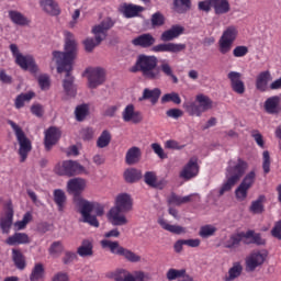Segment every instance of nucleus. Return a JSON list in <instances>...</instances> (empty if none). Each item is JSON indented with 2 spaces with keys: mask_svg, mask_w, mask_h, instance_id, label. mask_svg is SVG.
Listing matches in <instances>:
<instances>
[{
  "mask_svg": "<svg viewBox=\"0 0 281 281\" xmlns=\"http://www.w3.org/2000/svg\"><path fill=\"white\" fill-rule=\"evenodd\" d=\"M78 54V44L74 38L71 32H65V52L54 50L53 60L57 65V72H65L66 76L63 80V88L66 95L70 98H76V85L74 83L76 78L71 75L74 71V60Z\"/></svg>",
  "mask_w": 281,
  "mask_h": 281,
  "instance_id": "obj_1",
  "label": "nucleus"
},
{
  "mask_svg": "<svg viewBox=\"0 0 281 281\" xmlns=\"http://www.w3.org/2000/svg\"><path fill=\"white\" fill-rule=\"evenodd\" d=\"M131 74L142 72L146 80H161V74L169 78L173 85H179V78L175 75V68L168 59H157L155 55H139Z\"/></svg>",
  "mask_w": 281,
  "mask_h": 281,
  "instance_id": "obj_2",
  "label": "nucleus"
},
{
  "mask_svg": "<svg viewBox=\"0 0 281 281\" xmlns=\"http://www.w3.org/2000/svg\"><path fill=\"white\" fill-rule=\"evenodd\" d=\"M184 27L181 25H172L169 30L165 31L160 35L161 44H157L153 46L151 52L156 54L159 53H169V54H181L188 49V45L183 43H172L170 41H175V38H179L181 34L184 32Z\"/></svg>",
  "mask_w": 281,
  "mask_h": 281,
  "instance_id": "obj_3",
  "label": "nucleus"
},
{
  "mask_svg": "<svg viewBox=\"0 0 281 281\" xmlns=\"http://www.w3.org/2000/svg\"><path fill=\"white\" fill-rule=\"evenodd\" d=\"M133 210V198L128 193H120L115 198V205L109 211L108 218L116 227L128 225L127 212Z\"/></svg>",
  "mask_w": 281,
  "mask_h": 281,
  "instance_id": "obj_4",
  "label": "nucleus"
},
{
  "mask_svg": "<svg viewBox=\"0 0 281 281\" xmlns=\"http://www.w3.org/2000/svg\"><path fill=\"white\" fill-rule=\"evenodd\" d=\"M247 168L249 165L247 161L243 160L241 158L237 159V162L234 160L228 161V166L226 168V181L222 184L220 189V196H223L225 192H229L234 184L239 180L243 179L245 172H247Z\"/></svg>",
  "mask_w": 281,
  "mask_h": 281,
  "instance_id": "obj_5",
  "label": "nucleus"
},
{
  "mask_svg": "<svg viewBox=\"0 0 281 281\" xmlns=\"http://www.w3.org/2000/svg\"><path fill=\"white\" fill-rule=\"evenodd\" d=\"M76 203L82 216V223H88L91 227H100V222H98L97 216L104 215V206L100 203L89 202L82 198H78Z\"/></svg>",
  "mask_w": 281,
  "mask_h": 281,
  "instance_id": "obj_6",
  "label": "nucleus"
},
{
  "mask_svg": "<svg viewBox=\"0 0 281 281\" xmlns=\"http://www.w3.org/2000/svg\"><path fill=\"white\" fill-rule=\"evenodd\" d=\"M214 102L210 97L200 93L195 97V101H188L183 103V109L191 116L201 117L203 113L212 109Z\"/></svg>",
  "mask_w": 281,
  "mask_h": 281,
  "instance_id": "obj_7",
  "label": "nucleus"
},
{
  "mask_svg": "<svg viewBox=\"0 0 281 281\" xmlns=\"http://www.w3.org/2000/svg\"><path fill=\"white\" fill-rule=\"evenodd\" d=\"M8 124L11 126V128L15 133V137L20 145L18 153L20 155V161L21 164H23L26 161L30 153H32V142L30 140V138H27V136H25V133L23 132V130L20 126H18V124L14 123V121H8Z\"/></svg>",
  "mask_w": 281,
  "mask_h": 281,
  "instance_id": "obj_8",
  "label": "nucleus"
},
{
  "mask_svg": "<svg viewBox=\"0 0 281 281\" xmlns=\"http://www.w3.org/2000/svg\"><path fill=\"white\" fill-rule=\"evenodd\" d=\"M102 249H110L111 254H115L116 256H123L127 262H139L142 257L133 250H128L122 246H120V241H111L109 239L101 240Z\"/></svg>",
  "mask_w": 281,
  "mask_h": 281,
  "instance_id": "obj_9",
  "label": "nucleus"
},
{
  "mask_svg": "<svg viewBox=\"0 0 281 281\" xmlns=\"http://www.w3.org/2000/svg\"><path fill=\"white\" fill-rule=\"evenodd\" d=\"M236 38H238V29L234 25L227 26L217 43L220 54H223V56L229 54L234 43H236Z\"/></svg>",
  "mask_w": 281,
  "mask_h": 281,
  "instance_id": "obj_10",
  "label": "nucleus"
},
{
  "mask_svg": "<svg viewBox=\"0 0 281 281\" xmlns=\"http://www.w3.org/2000/svg\"><path fill=\"white\" fill-rule=\"evenodd\" d=\"M55 172L59 177H76L85 172V167L76 160H64L55 167Z\"/></svg>",
  "mask_w": 281,
  "mask_h": 281,
  "instance_id": "obj_11",
  "label": "nucleus"
},
{
  "mask_svg": "<svg viewBox=\"0 0 281 281\" xmlns=\"http://www.w3.org/2000/svg\"><path fill=\"white\" fill-rule=\"evenodd\" d=\"M9 47L13 58H15L16 65H19L21 69H24V71H27L29 69L33 74L36 72V63L34 61V57L21 54V52H19V46H16V44H11Z\"/></svg>",
  "mask_w": 281,
  "mask_h": 281,
  "instance_id": "obj_12",
  "label": "nucleus"
},
{
  "mask_svg": "<svg viewBox=\"0 0 281 281\" xmlns=\"http://www.w3.org/2000/svg\"><path fill=\"white\" fill-rule=\"evenodd\" d=\"M254 183H256V171H250L244 177L235 190L237 201H245L247 199L249 190H251Z\"/></svg>",
  "mask_w": 281,
  "mask_h": 281,
  "instance_id": "obj_13",
  "label": "nucleus"
},
{
  "mask_svg": "<svg viewBox=\"0 0 281 281\" xmlns=\"http://www.w3.org/2000/svg\"><path fill=\"white\" fill-rule=\"evenodd\" d=\"M85 74L88 76L89 89H98V87H100V85H104V80H106V72L100 67L88 68Z\"/></svg>",
  "mask_w": 281,
  "mask_h": 281,
  "instance_id": "obj_14",
  "label": "nucleus"
},
{
  "mask_svg": "<svg viewBox=\"0 0 281 281\" xmlns=\"http://www.w3.org/2000/svg\"><path fill=\"white\" fill-rule=\"evenodd\" d=\"M14 223V207L12 202H8L4 205V211L0 215V229L2 234H10L12 225Z\"/></svg>",
  "mask_w": 281,
  "mask_h": 281,
  "instance_id": "obj_15",
  "label": "nucleus"
},
{
  "mask_svg": "<svg viewBox=\"0 0 281 281\" xmlns=\"http://www.w3.org/2000/svg\"><path fill=\"white\" fill-rule=\"evenodd\" d=\"M63 137V132L56 126H50L44 132V148L47 153L60 142Z\"/></svg>",
  "mask_w": 281,
  "mask_h": 281,
  "instance_id": "obj_16",
  "label": "nucleus"
},
{
  "mask_svg": "<svg viewBox=\"0 0 281 281\" xmlns=\"http://www.w3.org/2000/svg\"><path fill=\"white\" fill-rule=\"evenodd\" d=\"M115 21L111 18L103 19L100 24L93 26L92 33L94 34L98 43H102L106 38V32L114 27Z\"/></svg>",
  "mask_w": 281,
  "mask_h": 281,
  "instance_id": "obj_17",
  "label": "nucleus"
},
{
  "mask_svg": "<svg viewBox=\"0 0 281 281\" xmlns=\"http://www.w3.org/2000/svg\"><path fill=\"white\" fill-rule=\"evenodd\" d=\"M268 256L269 252L267 250L255 251L250 254L249 257L246 258L247 271H254L255 269H258V267H262Z\"/></svg>",
  "mask_w": 281,
  "mask_h": 281,
  "instance_id": "obj_18",
  "label": "nucleus"
},
{
  "mask_svg": "<svg viewBox=\"0 0 281 281\" xmlns=\"http://www.w3.org/2000/svg\"><path fill=\"white\" fill-rule=\"evenodd\" d=\"M199 176V159L196 157L191 158L188 164L180 171V179L184 181H190L194 177Z\"/></svg>",
  "mask_w": 281,
  "mask_h": 281,
  "instance_id": "obj_19",
  "label": "nucleus"
},
{
  "mask_svg": "<svg viewBox=\"0 0 281 281\" xmlns=\"http://www.w3.org/2000/svg\"><path fill=\"white\" fill-rule=\"evenodd\" d=\"M123 122H132V124H140L144 121V115L140 111H135V105L130 103L122 112Z\"/></svg>",
  "mask_w": 281,
  "mask_h": 281,
  "instance_id": "obj_20",
  "label": "nucleus"
},
{
  "mask_svg": "<svg viewBox=\"0 0 281 281\" xmlns=\"http://www.w3.org/2000/svg\"><path fill=\"white\" fill-rule=\"evenodd\" d=\"M228 80H231V88L238 95L245 93V82L243 81V75L238 71H231L227 75Z\"/></svg>",
  "mask_w": 281,
  "mask_h": 281,
  "instance_id": "obj_21",
  "label": "nucleus"
},
{
  "mask_svg": "<svg viewBox=\"0 0 281 281\" xmlns=\"http://www.w3.org/2000/svg\"><path fill=\"white\" fill-rule=\"evenodd\" d=\"M87 188V181L82 178H72L67 182V192L75 196H79L85 192Z\"/></svg>",
  "mask_w": 281,
  "mask_h": 281,
  "instance_id": "obj_22",
  "label": "nucleus"
},
{
  "mask_svg": "<svg viewBox=\"0 0 281 281\" xmlns=\"http://www.w3.org/2000/svg\"><path fill=\"white\" fill-rule=\"evenodd\" d=\"M144 7L133 4V3H123L120 5L119 11L125 19H135V16H139L140 12H144Z\"/></svg>",
  "mask_w": 281,
  "mask_h": 281,
  "instance_id": "obj_23",
  "label": "nucleus"
},
{
  "mask_svg": "<svg viewBox=\"0 0 281 281\" xmlns=\"http://www.w3.org/2000/svg\"><path fill=\"white\" fill-rule=\"evenodd\" d=\"M281 97L280 95H272L269 97L265 103H263V109L268 115H279L281 108Z\"/></svg>",
  "mask_w": 281,
  "mask_h": 281,
  "instance_id": "obj_24",
  "label": "nucleus"
},
{
  "mask_svg": "<svg viewBox=\"0 0 281 281\" xmlns=\"http://www.w3.org/2000/svg\"><path fill=\"white\" fill-rule=\"evenodd\" d=\"M155 36L150 33H145L136 36L134 40H132V45L134 47H142L143 49H148V47H153L156 43Z\"/></svg>",
  "mask_w": 281,
  "mask_h": 281,
  "instance_id": "obj_25",
  "label": "nucleus"
},
{
  "mask_svg": "<svg viewBox=\"0 0 281 281\" xmlns=\"http://www.w3.org/2000/svg\"><path fill=\"white\" fill-rule=\"evenodd\" d=\"M244 245H257L260 247L267 245V239L262 238V234L249 229L245 233Z\"/></svg>",
  "mask_w": 281,
  "mask_h": 281,
  "instance_id": "obj_26",
  "label": "nucleus"
},
{
  "mask_svg": "<svg viewBox=\"0 0 281 281\" xmlns=\"http://www.w3.org/2000/svg\"><path fill=\"white\" fill-rule=\"evenodd\" d=\"M144 278H146V274L143 271H137L133 276L125 270H121L114 276L115 281H144Z\"/></svg>",
  "mask_w": 281,
  "mask_h": 281,
  "instance_id": "obj_27",
  "label": "nucleus"
},
{
  "mask_svg": "<svg viewBox=\"0 0 281 281\" xmlns=\"http://www.w3.org/2000/svg\"><path fill=\"white\" fill-rule=\"evenodd\" d=\"M5 244L10 247L15 245H30V236L25 233H15L5 239Z\"/></svg>",
  "mask_w": 281,
  "mask_h": 281,
  "instance_id": "obj_28",
  "label": "nucleus"
},
{
  "mask_svg": "<svg viewBox=\"0 0 281 281\" xmlns=\"http://www.w3.org/2000/svg\"><path fill=\"white\" fill-rule=\"evenodd\" d=\"M139 159H142V149L139 147L134 146L126 151L125 164H127V166L139 164Z\"/></svg>",
  "mask_w": 281,
  "mask_h": 281,
  "instance_id": "obj_29",
  "label": "nucleus"
},
{
  "mask_svg": "<svg viewBox=\"0 0 281 281\" xmlns=\"http://www.w3.org/2000/svg\"><path fill=\"white\" fill-rule=\"evenodd\" d=\"M211 4L217 16L227 14L232 10L229 0H211Z\"/></svg>",
  "mask_w": 281,
  "mask_h": 281,
  "instance_id": "obj_30",
  "label": "nucleus"
},
{
  "mask_svg": "<svg viewBox=\"0 0 281 281\" xmlns=\"http://www.w3.org/2000/svg\"><path fill=\"white\" fill-rule=\"evenodd\" d=\"M161 97V89L155 88L153 90L145 88L143 91V95L138 98V102H144V100H150L151 104L159 102V98Z\"/></svg>",
  "mask_w": 281,
  "mask_h": 281,
  "instance_id": "obj_31",
  "label": "nucleus"
},
{
  "mask_svg": "<svg viewBox=\"0 0 281 281\" xmlns=\"http://www.w3.org/2000/svg\"><path fill=\"white\" fill-rule=\"evenodd\" d=\"M41 8H43L44 12L50 14V16H58L60 14V7H58V2L55 0H41Z\"/></svg>",
  "mask_w": 281,
  "mask_h": 281,
  "instance_id": "obj_32",
  "label": "nucleus"
},
{
  "mask_svg": "<svg viewBox=\"0 0 281 281\" xmlns=\"http://www.w3.org/2000/svg\"><path fill=\"white\" fill-rule=\"evenodd\" d=\"M77 254L80 258H91V256H93V241L83 239L81 245L77 248Z\"/></svg>",
  "mask_w": 281,
  "mask_h": 281,
  "instance_id": "obj_33",
  "label": "nucleus"
},
{
  "mask_svg": "<svg viewBox=\"0 0 281 281\" xmlns=\"http://www.w3.org/2000/svg\"><path fill=\"white\" fill-rule=\"evenodd\" d=\"M158 225H160V227H162V229H165L166 232H170V234H176L178 236L187 233L186 227L179 225H171L165 218H159Z\"/></svg>",
  "mask_w": 281,
  "mask_h": 281,
  "instance_id": "obj_34",
  "label": "nucleus"
},
{
  "mask_svg": "<svg viewBox=\"0 0 281 281\" xmlns=\"http://www.w3.org/2000/svg\"><path fill=\"white\" fill-rule=\"evenodd\" d=\"M243 240H245V232L233 234L229 236L228 240L225 241L224 247L226 249H236L240 247Z\"/></svg>",
  "mask_w": 281,
  "mask_h": 281,
  "instance_id": "obj_35",
  "label": "nucleus"
},
{
  "mask_svg": "<svg viewBox=\"0 0 281 281\" xmlns=\"http://www.w3.org/2000/svg\"><path fill=\"white\" fill-rule=\"evenodd\" d=\"M192 10V0H173V11L177 14H187Z\"/></svg>",
  "mask_w": 281,
  "mask_h": 281,
  "instance_id": "obj_36",
  "label": "nucleus"
},
{
  "mask_svg": "<svg viewBox=\"0 0 281 281\" xmlns=\"http://www.w3.org/2000/svg\"><path fill=\"white\" fill-rule=\"evenodd\" d=\"M270 79L271 72L269 70L260 72L256 79V89L258 91H267V85H269Z\"/></svg>",
  "mask_w": 281,
  "mask_h": 281,
  "instance_id": "obj_37",
  "label": "nucleus"
},
{
  "mask_svg": "<svg viewBox=\"0 0 281 281\" xmlns=\"http://www.w3.org/2000/svg\"><path fill=\"white\" fill-rule=\"evenodd\" d=\"M54 202L57 205L58 212H63L65 210V204L67 203V195L63 189H56L53 193Z\"/></svg>",
  "mask_w": 281,
  "mask_h": 281,
  "instance_id": "obj_38",
  "label": "nucleus"
},
{
  "mask_svg": "<svg viewBox=\"0 0 281 281\" xmlns=\"http://www.w3.org/2000/svg\"><path fill=\"white\" fill-rule=\"evenodd\" d=\"M267 202V196L265 195H259L257 200L251 202V205L249 207V211L252 214H262L265 212V203Z\"/></svg>",
  "mask_w": 281,
  "mask_h": 281,
  "instance_id": "obj_39",
  "label": "nucleus"
},
{
  "mask_svg": "<svg viewBox=\"0 0 281 281\" xmlns=\"http://www.w3.org/2000/svg\"><path fill=\"white\" fill-rule=\"evenodd\" d=\"M9 19L14 23L15 25H30V20L23 15V13L19 11L11 10L9 11Z\"/></svg>",
  "mask_w": 281,
  "mask_h": 281,
  "instance_id": "obj_40",
  "label": "nucleus"
},
{
  "mask_svg": "<svg viewBox=\"0 0 281 281\" xmlns=\"http://www.w3.org/2000/svg\"><path fill=\"white\" fill-rule=\"evenodd\" d=\"M44 279H45V266H43V263H35L30 273V281H41Z\"/></svg>",
  "mask_w": 281,
  "mask_h": 281,
  "instance_id": "obj_41",
  "label": "nucleus"
},
{
  "mask_svg": "<svg viewBox=\"0 0 281 281\" xmlns=\"http://www.w3.org/2000/svg\"><path fill=\"white\" fill-rule=\"evenodd\" d=\"M243 274V265L240 262H235L228 270V274L224 277V281H234L236 278H240Z\"/></svg>",
  "mask_w": 281,
  "mask_h": 281,
  "instance_id": "obj_42",
  "label": "nucleus"
},
{
  "mask_svg": "<svg viewBox=\"0 0 281 281\" xmlns=\"http://www.w3.org/2000/svg\"><path fill=\"white\" fill-rule=\"evenodd\" d=\"M123 177L126 183H135L136 181H139L142 179V171L135 168H128L124 171Z\"/></svg>",
  "mask_w": 281,
  "mask_h": 281,
  "instance_id": "obj_43",
  "label": "nucleus"
},
{
  "mask_svg": "<svg viewBox=\"0 0 281 281\" xmlns=\"http://www.w3.org/2000/svg\"><path fill=\"white\" fill-rule=\"evenodd\" d=\"M12 259L16 269H20L21 271L25 269V256H23V252H21V250L12 249Z\"/></svg>",
  "mask_w": 281,
  "mask_h": 281,
  "instance_id": "obj_44",
  "label": "nucleus"
},
{
  "mask_svg": "<svg viewBox=\"0 0 281 281\" xmlns=\"http://www.w3.org/2000/svg\"><path fill=\"white\" fill-rule=\"evenodd\" d=\"M34 95L35 93L32 91L19 94L14 101L15 109H23V106H25V102H30Z\"/></svg>",
  "mask_w": 281,
  "mask_h": 281,
  "instance_id": "obj_45",
  "label": "nucleus"
},
{
  "mask_svg": "<svg viewBox=\"0 0 281 281\" xmlns=\"http://www.w3.org/2000/svg\"><path fill=\"white\" fill-rule=\"evenodd\" d=\"M192 195L179 196L177 193H171L168 198L169 205H183V203H190Z\"/></svg>",
  "mask_w": 281,
  "mask_h": 281,
  "instance_id": "obj_46",
  "label": "nucleus"
},
{
  "mask_svg": "<svg viewBox=\"0 0 281 281\" xmlns=\"http://www.w3.org/2000/svg\"><path fill=\"white\" fill-rule=\"evenodd\" d=\"M217 231L218 229L216 228V226L212 224H206L200 227L199 236L201 238H211V236H214V234H216Z\"/></svg>",
  "mask_w": 281,
  "mask_h": 281,
  "instance_id": "obj_47",
  "label": "nucleus"
},
{
  "mask_svg": "<svg viewBox=\"0 0 281 281\" xmlns=\"http://www.w3.org/2000/svg\"><path fill=\"white\" fill-rule=\"evenodd\" d=\"M111 139H112L111 132H109V130L103 131L99 136V138L97 139V147L106 148V146L111 144Z\"/></svg>",
  "mask_w": 281,
  "mask_h": 281,
  "instance_id": "obj_48",
  "label": "nucleus"
},
{
  "mask_svg": "<svg viewBox=\"0 0 281 281\" xmlns=\"http://www.w3.org/2000/svg\"><path fill=\"white\" fill-rule=\"evenodd\" d=\"M75 115H76L77 122H85L87 115H89V105L87 104L78 105L75 110Z\"/></svg>",
  "mask_w": 281,
  "mask_h": 281,
  "instance_id": "obj_49",
  "label": "nucleus"
},
{
  "mask_svg": "<svg viewBox=\"0 0 281 281\" xmlns=\"http://www.w3.org/2000/svg\"><path fill=\"white\" fill-rule=\"evenodd\" d=\"M168 102L181 104V97L177 92L166 93L161 97V104H168Z\"/></svg>",
  "mask_w": 281,
  "mask_h": 281,
  "instance_id": "obj_50",
  "label": "nucleus"
},
{
  "mask_svg": "<svg viewBox=\"0 0 281 281\" xmlns=\"http://www.w3.org/2000/svg\"><path fill=\"white\" fill-rule=\"evenodd\" d=\"M64 249H65V246H63V241H54L50 245L48 252L54 258H58V256L63 254Z\"/></svg>",
  "mask_w": 281,
  "mask_h": 281,
  "instance_id": "obj_51",
  "label": "nucleus"
},
{
  "mask_svg": "<svg viewBox=\"0 0 281 281\" xmlns=\"http://www.w3.org/2000/svg\"><path fill=\"white\" fill-rule=\"evenodd\" d=\"M32 223V213L26 212L23 215V218L21 221H18L14 223V227H16L18 231L25 229L27 227V224Z\"/></svg>",
  "mask_w": 281,
  "mask_h": 281,
  "instance_id": "obj_52",
  "label": "nucleus"
},
{
  "mask_svg": "<svg viewBox=\"0 0 281 281\" xmlns=\"http://www.w3.org/2000/svg\"><path fill=\"white\" fill-rule=\"evenodd\" d=\"M150 21L153 27H161V25L166 23V18L161 12L158 11L151 15Z\"/></svg>",
  "mask_w": 281,
  "mask_h": 281,
  "instance_id": "obj_53",
  "label": "nucleus"
},
{
  "mask_svg": "<svg viewBox=\"0 0 281 281\" xmlns=\"http://www.w3.org/2000/svg\"><path fill=\"white\" fill-rule=\"evenodd\" d=\"M262 168L265 175H269L271 172V156L269 150H265L262 153Z\"/></svg>",
  "mask_w": 281,
  "mask_h": 281,
  "instance_id": "obj_54",
  "label": "nucleus"
},
{
  "mask_svg": "<svg viewBox=\"0 0 281 281\" xmlns=\"http://www.w3.org/2000/svg\"><path fill=\"white\" fill-rule=\"evenodd\" d=\"M186 277V269H175L171 268L167 271V280H177V278Z\"/></svg>",
  "mask_w": 281,
  "mask_h": 281,
  "instance_id": "obj_55",
  "label": "nucleus"
},
{
  "mask_svg": "<svg viewBox=\"0 0 281 281\" xmlns=\"http://www.w3.org/2000/svg\"><path fill=\"white\" fill-rule=\"evenodd\" d=\"M248 54H249V47H247L245 45L236 46L233 49L234 58H245V56H247Z\"/></svg>",
  "mask_w": 281,
  "mask_h": 281,
  "instance_id": "obj_56",
  "label": "nucleus"
},
{
  "mask_svg": "<svg viewBox=\"0 0 281 281\" xmlns=\"http://www.w3.org/2000/svg\"><path fill=\"white\" fill-rule=\"evenodd\" d=\"M165 148L169 150H183V148H186V145H181V143L178 140L169 139L166 140Z\"/></svg>",
  "mask_w": 281,
  "mask_h": 281,
  "instance_id": "obj_57",
  "label": "nucleus"
},
{
  "mask_svg": "<svg viewBox=\"0 0 281 281\" xmlns=\"http://www.w3.org/2000/svg\"><path fill=\"white\" fill-rule=\"evenodd\" d=\"M83 45H85V49L86 52H93V49H95V47H98V45H100V43H98L97 37H88L83 41Z\"/></svg>",
  "mask_w": 281,
  "mask_h": 281,
  "instance_id": "obj_58",
  "label": "nucleus"
},
{
  "mask_svg": "<svg viewBox=\"0 0 281 281\" xmlns=\"http://www.w3.org/2000/svg\"><path fill=\"white\" fill-rule=\"evenodd\" d=\"M250 136L255 139L256 144L260 148H265V138L262 137V134L258 130H251Z\"/></svg>",
  "mask_w": 281,
  "mask_h": 281,
  "instance_id": "obj_59",
  "label": "nucleus"
},
{
  "mask_svg": "<svg viewBox=\"0 0 281 281\" xmlns=\"http://www.w3.org/2000/svg\"><path fill=\"white\" fill-rule=\"evenodd\" d=\"M145 183L150 188H157V175L153 171H147L145 173Z\"/></svg>",
  "mask_w": 281,
  "mask_h": 281,
  "instance_id": "obj_60",
  "label": "nucleus"
},
{
  "mask_svg": "<svg viewBox=\"0 0 281 281\" xmlns=\"http://www.w3.org/2000/svg\"><path fill=\"white\" fill-rule=\"evenodd\" d=\"M151 150H154L155 155L159 157V159H168V154L164 151V147H161L158 143L151 144Z\"/></svg>",
  "mask_w": 281,
  "mask_h": 281,
  "instance_id": "obj_61",
  "label": "nucleus"
},
{
  "mask_svg": "<svg viewBox=\"0 0 281 281\" xmlns=\"http://www.w3.org/2000/svg\"><path fill=\"white\" fill-rule=\"evenodd\" d=\"M271 237L277 240H281V220L274 223V226L270 231Z\"/></svg>",
  "mask_w": 281,
  "mask_h": 281,
  "instance_id": "obj_62",
  "label": "nucleus"
},
{
  "mask_svg": "<svg viewBox=\"0 0 281 281\" xmlns=\"http://www.w3.org/2000/svg\"><path fill=\"white\" fill-rule=\"evenodd\" d=\"M38 85L42 89V91H47L50 86L49 76L48 75H42L38 77Z\"/></svg>",
  "mask_w": 281,
  "mask_h": 281,
  "instance_id": "obj_63",
  "label": "nucleus"
},
{
  "mask_svg": "<svg viewBox=\"0 0 281 281\" xmlns=\"http://www.w3.org/2000/svg\"><path fill=\"white\" fill-rule=\"evenodd\" d=\"M52 281H69L67 272H57L53 276Z\"/></svg>",
  "mask_w": 281,
  "mask_h": 281,
  "instance_id": "obj_64",
  "label": "nucleus"
}]
</instances>
